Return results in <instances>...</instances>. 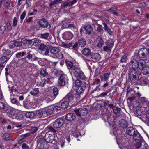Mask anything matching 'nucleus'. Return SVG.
I'll list each match as a JSON object with an SVG mask.
<instances>
[{"label":"nucleus","mask_w":149,"mask_h":149,"mask_svg":"<svg viewBox=\"0 0 149 149\" xmlns=\"http://www.w3.org/2000/svg\"><path fill=\"white\" fill-rule=\"evenodd\" d=\"M65 62L70 73H73L74 75L77 79L75 81L74 84L75 85L78 86V87L83 86L84 83H87L85 81H82L79 79L85 80L86 77L78 66L74 65L72 62L68 60H65Z\"/></svg>","instance_id":"1"},{"label":"nucleus","mask_w":149,"mask_h":149,"mask_svg":"<svg viewBox=\"0 0 149 149\" xmlns=\"http://www.w3.org/2000/svg\"><path fill=\"white\" fill-rule=\"evenodd\" d=\"M127 134L130 136L132 137L134 139H137L141 135L135 128H134L132 127H128L126 130Z\"/></svg>","instance_id":"2"},{"label":"nucleus","mask_w":149,"mask_h":149,"mask_svg":"<svg viewBox=\"0 0 149 149\" xmlns=\"http://www.w3.org/2000/svg\"><path fill=\"white\" fill-rule=\"evenodd\" d=\"M105 45L103 48V50L107 53H110L114 45L113 40L111 39H109L105 42Z\"/></svg>","instance_id":"3"},{"label":"nucleus","mask_w":149,"mask_h":149,"mask_svg":"<svg viewBox=\"0 0 149 149\" xmlns=\"http://www.w3.org/2000/svg\"><path fill=\"white\" fill-rule=\"evenodd\" d=\"M83 85V86H79L76 89L75 94V98L76 99H79L82 97L85 90L88 86L87 83H84Z\"/></svg>","instance_id":"4"},{"label":"nucleus","mask_w":149,"mask_h":149,"mask_svg":"<svg viewBox=\"0 0 149 149\" xmlns=\"http://www.w3.org/2000/svg\"><path fill=\"white\" fill-rule=\"evenodd\" d=\"M129 79L132 83H135L137 80L138 75V71L136 70H129L128 73Z\"/></svg>","instance_id":"5"},{"label":"nucleus","mask_w":149,"mask_h":149,"mask_svg":"<svg viewBox=\"0 0 149 149\" xmlns=\"http://www.w3.org/2000/svg\"><path fill=\"white\" fill-rule=\"evenodd\" d=\"M26 58H27L29 60L33 61H38V58L35 56V54L31 51H29L27 52L26 57L22 58L21 60L24 61L25 63H27L28 62L26 60Z\"/></svg>","instance_id":"6"},{"label":"nucleus","mask_w":149,"mask_h":149,"mask_svg":"<svg viewBox=\"0 0 149 149\" xmlns=\"http://www.w3.org/2000/svg\"><path fill=\"white\" fill-rule=\"evenodd\" d=\"M65 118L67 121H69L70 123H66L65 126L67 128L70 127L72 124V122L76 118L75 114L72 113L67 114Z\"/></svg>","instance_id":"7"},{"label":"nucleus","mask_w":149,"mask_h":149,"mask_svg":"<svg viewBox=\"0 0 149 149\" xmlns=\"http://www.w3.org/2000/svg\"><path fill=\"white\" fill-rule=\"evenodd\" d=\"M51 47L52 46L49 45H46L43 44H42L39 47V49L41 51H46L44 55L49 56V51Z\"/></svg>","instance_id":"8"},{"label":"nucleus","mask_w":149,"mask_h":149,"mask_svg":"<svg viewBox=\"0 0 149 149\" xmlns=\"http://www.w3.org/2000/svg\"><path fill=\"white\" fill-rule=\"evenodd\" d=\"M64 120L61 118H58L56 119L53 124V127L54 128H58L62 127L65 124Z\"/></svg>","instance_id":"9"},{"label":"nucleus","mask_w":149,"mask_h":149,"mask_svg":"<svg viewBox=\"0 0 149 149\" xmlns=\"http://www.w3.org/2000/svg\"><path fill=\"white\" fill-rule=\"evenodd\" d=\"M74 112L77 116L86 115L88 113V109L84 108L82 109L75 110Z\"/></svg>","instance_id":"10"},{"label":"nucleus","mask_w":149,"mask_h":149,"mask_svg":"<svg viewBox=\"0 0 149 149\" xmlns=\"http://www.w3.org/2000/svg\"><path fill=\"white\" fill-rule=\"evenodd\" d=\"M45 141L47 143L54 144L55 141L54 140V136L51 134L46 133L45 134Z\"/></svg>","instance_id":"11"},{"label":"nucleus","mask_w":149,"mask_h":149,"mask_svg":"<svg viewBox=\"0 0 149 149\" xmlns=\"http://www.w3.org/2000/svg\"><path fill=\"white\" fill-rule=\"evenodd\" d=\"M77 1V0H73L72 1H71L70 0H65L63 2L61 7L62 8H66L72 5Z\"/></svg>","instance_id":"12"},{"label":"nucleus","mask_w":149,"mask_h":149,"mask_svg":"<svg viewBox=\"0 0 149 149\" xmlns=\"http://www.w3.org/2000/svg\"><path fill=\"white\" fill-rule=\"evenodd\" d=\"M60 50L58 47H52V46L49 51L50 53L52 56H56V57L58 58V54Z\"/></svg>","instance_id":"13"},{"label":"nucleus","mask_w":149,"mask_h":149,"mask_svg":"<svg viewBox=\"0 0 149 149\" xmlns=\"http://www.w3.org/2000/svg\"><path fill=\"white\" fill-rule=\"evenodd\" d=\"M129 70H136L138 71V62L135 60L132 61L130 63Z\"/></svg>","instance_id":"14"},{"label":"nucleus","mask_w":149,"mask_h":149,"mask_svg":"<svg viewBox=\"0 0 149 149\" xmlns=\"http://www.w3.org/2000/svg\"><path fill=\"white\" fill-rule=\"evenodd\" d=\"M67 80L66 75L61 74L58 79V83L62 86H65Z\"/></svg>","instance_id":"15"},{"label":"nucleus","mask_w":149,"mask_h":149,"mask_svg":"<svg viewBox=\"0 0 149 149\" xmlns=\"http://www.w3.org/2000/svg\"><path fill=\"white\" fill-rule=\"evenodd\" d=\"M38 22L41 27L46 28L49 25V23L47 20L44 18L39 19Z\"/></svg>","instance_id":"16"},{"label":"nucleus","mask_w":149,"mask_h":149,"mask_svg":"<svg viewBox=\"0 0 149 149\" xmlns=\"http://www.w3.org/2000/svg\"><path fill=\"white\" fill-rule=\"evenodd\" d=\"M147 49L145 48H141L138 52V55L140 58H144L147 56Z\"/></svg>","instance_id":"17"},{"label":"nucleus","mask_w":149,"mask_h":149,"mask_svg":"<svg viewBox=\"0 0 149 149\" xmlns=\"http://www.w3.org/2000/svg\"><path fill=\"white\" fill-rule=\"evenodd\" d=\"M74 96L71 93H68L64 98V100L67 101L69 103H72L73 102Z\"/></svg>","instance_id":"18"},{"label":"nucleus","mask_w":149,"mask_h":149,"mask_svg":"<svg viewBox=\"0 0 149 149\" xmlns=\"http://www.w3.org/2000/svg\"><path fill=\"white\" fill-rule=\"evenodd\" d=\"M85 31V33L89 35L91 34L93 32V27L89 24L86 25L84 27Z\"/></svg>","instance_id":"19"},{"label":"nucleus","mask_w":149,"mask_h":149,"mask_svg":"<svg viewBox=\"0 0 149 149\" xmlns=\"http://www.w3.org/2000/svg\"><path fill=\"white\" fill-rule=\"evenodd\" d=\"M118 125L119 127L123 129L127 128L128 126L127 122L124 119H121L119 121Z\"/></svg>","instance_id":"20"},{"label":"nucleus","mask_w":149,"mask_h":149,"mask_svg":"<svg viewBox=\"0 0 149 149\" xmlns=\"http://www.w3.org/2000/svg\"><path fill=\"white\" fill-rule=\"evenodd\" d=\"M73 37V34L70 31H66L63 33V38L65 40H71Z\"/></svg>","instance_id":"21"},{"label":"nucleus","mask_w":149,"mask_h":149,"mask_svg":"<svg viewBox=\"0 0 149 149\" xmlns=\"http://www.w3.org/2000/svg\"><path fill=\"white\" fill-rule=\"evenodd\" d=\"M136 143L135 144L136 147L138 148H140L141 146V143L143 141V138L141 135H140L139 137H138L137 139H134Z\"/></svg>","instance_id":"22"},{"label":"nucleus","mask_w":149,"mask_h":149,"mask_svg":"<svg viewBox=\"0 0 149 149\" xmlns=\"http://www.w3.org/2000/svg\"><path fill=\"white\" fill-rule=\"evenodd\" d=\"M8 116L10 118H15V116L14 111L11 108H8L6 109Z\"/></svg>","instance_id":"23"},{"label":"nucleus","mask_w":149,"mask_h":149,"mask_svg":"<svg viewBox=\"0 0 149 149\" xmlns=\"http://www.w3.org/2000/svg\"><path fill=\"white\" fill-rule=\"evenodd\" d=\"M44 110L43 109L42 110L40 109L36 110L35 113V118H40L42 116L44 117Z\"/></svg>","instance_id":"24"},{"label":"nucleus","mask_w":149,"mask_h":149,"mask_svg":"<svg viewBox=\"0 0 149 149\" xmlns=\"http://www.w3.org/2000/svg\"><path fill=\"white\" fill-rule=\"evenodd\" d=\"M96 42L97 46L101 48L104 45V41L102 38L100 36H99L96 40Z\"/></svg>","instance_id":"25"},{"label":"nucleus","mask_w":149,"mask_h":149,"mask_svg":"<svg viewBox=\"0 0 149 149\" xmlns=\"http://www.w3.org/2000/svg\"><path fill=\"white\" fill-rule=\"evenodd\" d=\"M82 54L86 56H88L91 54V49L88 48H84L81 51Z\"/></svg>","instance_id":"26"},{"label":"nucleus","mask_w":149,"mask_h":149,"mask_svg":"<svg viewBox=\"0 0 149 149\" xmlns=\"http://www.w3.org/2000/svg\"><path fill=\"white\" fill-rule=\"evenodd\" d=\"M50 1L51 2L49 3V7L51 8H52L56 6V4L61 3L62 2V0H54L52 1L51 0Z\"/></svg>","instance_id":"27"},{"label":"nucleus","mask_w":149,"mask_h":149,"mask_svg":"<svg viewBox=\"0 0 149 149\" xmlns=\"http://www.w3.org/2000/svg\"><path fill=\"white\" fill-rule=\"evenodd\" d=\"M143 112L142 109L140 107H136L134 109V114L137 116L142 115Z\"/></svg>","instance_id":"28"},{"label":"nucleus","mask_w":149,"mask_h":149,"mask_svg":"<svg viewBox=\"0 0 149 149\" xmlns=\"http://www.w3.org/2000/svg\"><path fill=\"white\" fill-rule=\"evenodd\" d=\"M140 84L142 86H145L148 84V80L144 77H141L139 79Z\"/></svg>","instance_id":"29"},{"label":"nucleus","mask_w":149,"mask_h":149,"mask_svg":"<svg viewBox=\"0 0 149 149\" xmlns=\"http://www.w3.org/2000/svg\"><path fill=\"white\" fill-rule=\"evenodd\" d=\"M79 47H84L86 44V40L84 38H80L78 40L77 42Z\"/></svg>","instance_id":"30"},{"label":"nucleus","mask_w":149,"mask_h":149,"mask_svg":"<svg viewBox=\"0 0 149 149\" xmlns=\"http://www.w3.org/2000/svg\"><path fill=\"white\" fill-rule=\"evenodd\" d=\"M91 57L93 59L97 61L100 60L101 58V55L98 53L93 54L91 55Z\"/></svg>","instance_id":"31"},{"label":"nucleus","mask_w":149,"mask_h":149,"mask_svg":"<svg viewBox=\"0 0 149 149\" xmlns=\"http://www.w3.org/2000/svg\"><path fill=\"white\" fill-rule=\"evenodd\" d=\"M44 117L49 116L53 113V110L51 109H48L47 108L43 109Z\"/></svg>","instance_id":"32"},{"label":"nucleus","mask_w":149,"mask_h":149,"mask_svg":"<svg viewBox=\"0 0 149 149\" xmlns=\"http://www.w3.org/2000/svg\"><path fill=\"white\" fill-rule=\"evenodd\" d=\"M107 105V104L105 102H100L98 103L96 106L98 109H102L105 108Z\"/></svg>","instance_id":"33"},{"label":"nucleus","mask_w":149,"mask_h":149,"mask_svg":"<svg viewBox=\"0 0 149 149\" xmlns=\"http://www.w3.org/2000/svg\"><path fill=\"white\" fill-rule=\"evenodd\" d=\"M110 74V73H106L100 76L101 80L102 81H107Z\"/></svg>","instance_id":"34"},{"label":"nucleus","mask_w":149,"mask_h":149,"mask_svg":"<svg viewBox=\"0 0 149 149\" xmlns=\"http://www.w3.org/2000/svg\"><path fill=\"white\" fill-rule=\"evenodd\" d=\"M138 68L141 70L146 66L143 60H140L138 62Z\"/></svg>","instance_id":"35"},{"label":"nucleus","mask_w":149,"mask_h":149,"mask_svg":"<svg viewBox=\"0 0 149 149\" xmlns=\"http://www.w3.org/2000/svg\"><path fill=\"white\" fill-rule=\"evenodd\" d=\"M32 40H27L26 39L22 41V43L26 47H28L29 45L32 43Z\"/></svg>","instance_id":"36"},{"label":"nucleus","mask_w":149,"mask_h":149,"mask_svg":"<svg viewBox=\"0 0 149 149\" xmlns=\"http://www.w3.org/2000/svg\"><path fill=\"white\" fill-rule=\"evenodd\" d=\"M10 57L3 56L0 58V65H2L6 63L9 60Z\"/></svg>","instance_id":"37"},{"label":"nucleus","mask_w":149,"mask_h":149,"mask_svg":"<svg viewBox=\"0 0 149 149\" xmlns=\"http://www.w3.org/2000/svg\"><path fill=\"white\" fill-rule=\"evenodd\" d=\"M103 24L104 26L103 27L104 30L108 33L109 35H111L112 34V31H111V29L108 27L107 24L105 23H103Z\"/></svg>","instance_id":"38"},{"label":"nucleus","mask_w":149,"mask_h":149,"mask_svg":"<svg viewBox=\"0 0 149 149\" xmlns=\"http://www.w3.org/2000/svg\"><path fill=\"white\" fill-rule=\"evenodd\" d=\"M13 43L12 44L15 47H22V44L21 41L15 40L12 41Z\"/></svg>","instance_id":"39"},{"label":"nucleus","mask_w":149,"mask_h":149,"mask_svg":"<svg viewBox=\"0 0 149 149\" xmlns=\"http://www.w3.org/2000/svg\"><path fill=\"white\" fill-rule=\"evenodd\" d=\"M45 135L43 136L42 135H40L38 138L37 140V142L38 143L42 144L43 142H45Z\"/></svg>","instance_id":"40"},{"label":"nucleus","mask_w":149,"mask_h":149,"mask_svg":"<svg viewBox=\"0 0 149 149\" xmlns=\"http://www.w3.org/2000/svg\"><path fill=\"white\" fill-rule=\"evenodd\" d=\"M25 116L27 118L33 119L35 118V113L34 112H27L25 114Z\"/></svg>","instance_id":"41"},{"label":"nucleus","mask_w":149,"mask_h":149,"mask_svg":"<svg viewBox=\"0 0 149 149\" xmlns=\"http://www.w3.org/2000/svg\"><path fill=\"white\" fill-rule=\"evenodd\" d=\"M58 93V90L57 87L54 88L53 89V96L52 97V100L54 99Z\"/></svg>","instance_id":"42"},{"label":"nucleus","mask_w":149,"mask_h":149,"mask_svg":"<svg viewBox=\"0 0 149 149\" xmlns=\"http://www.w3.org/2000/svg\"><path fill=\"white\" fill-rule=\"evenodd\" d=\"M3 56H5V57H9L8 56H11V51L9 50H6L5 49L2 50Z\"/></svg>","instance_id":"43"},{"label":"nucleus","mask_w":149,"mask_h":149,"mask_svg":"<svg viewBox=\"0 0 149 149\" xmlns=\"http://www.w3.org/2000/svg\"><path fill=\"white\" fill-rule=\"evenodd\" d=\"M69 105L68 102L67 101L65 100L63 101L61 104V107L63 109H66L68 107Z\"/></svg>","instance_id":"44"},{"label":"nucleus","mask_w":149,"mask_h":149,"mask_svg":"<svg viewBox=\"0 0 149 149\" xmlns=\"http://www.w3.org/2000/svg\"><path fill=\"white\" fill-rule=\"evenodd\" d=\"M10 99L11 102L12 103L17 106H19V102L16 98L12 97L11 96L10 97Z\"/></svg>","instance_id":"45"},{"label":"nucleus","mask_w":149,"mask_h":149,"mask_svg":"<svg viewBox=\"0 0 149 149\" xmlns=\"http://www.w3.org/2000/svg\"><path fill=\"white\" fill-rule=\"evenodd\" d=\"M33 40H34L33 42V45L36 47H39L42 44L41 43V41L39 39H35Z\"/></svg>","instance_id":"46"},{"label":"nucleus","mask_w":149,"mask_h":149,"mask_svg":"<svg viewBox=\"0 0 149 149\" xmlns=\"http://www.w3.org/2000/svg\"><path fill=\"white\" fill-rule=\"evenodd\" d=\"M109 86V84L107 82H106L102 86V89L104 91H106L109 92L111 90L108 89Z\"/></svg>","instance_id":"47"},{"label":"nucleus","mask_w":149,"mask_h":149,"mask_svg":"<svg viewBox=\"0 0 149 149\" xmlns=\"http://www.w3.org/2000/svg\"><path fill=\"white\" fill-rule=\"evenodd\" d=\"M95 25L97 26L96 30L97 33H101L103 31V30L102 29V27L101 25L99 24L98 23L95 24Z\"/></svg>","instance_id":"48"},{"label":"nucleus","mask_w":149,"mask_h":149,"mask_svg":"<svg viewBox=\"0 0 149 149\" xmlns=\"http://www.w3.org/2000/svg\"><path fill=\"white\" fill-rule=\"evenodd\" d=\"M120 110L121 109L120 108L115 106V107H114L113 110L114 113L116 114L118 117L120 116L119 113L120 111Z\"/></svg>","instance_id":"49"},{"label":"nucleus","mask_w":149,"mask_h":149,"mask_svg":"<svg viewBox=\"0 0 149 149\" xmlns=\"http://www.w3.org/2000/svg\"><path fill=\"white\" fill-rule=\"evenodd\" d=\"M142 73L146 75L149 74V67L146 66L141 70Z\"/></svg>","instance_id":"50"},{"label":"nucleus","mask_w":149,"mask_h":149,"mask_svg":"<svg viewBox=\"0 0 149 149\" xmlns=\"http://www.w3.org/2000/svg\"><path fill=\"white\" fill-rule=\"evenodd\" d=\"M101 117L105 122H108L109 121L108 116L106 115L105 113H103L100 116Z\"/></svg>","instance_id":"51"},{"label":"nucleus","mask_w":149,"mask_h":149,"mask_svg":"<svg viewBox=\"0 0 149 149\" xmlns=\"http://www.w3.org/2000/svg\"><path fill=\"white\" fill-rule=\"evenodd\" d=\"M26 54V52L24 51L18 52L16 55V57L17 58H20L21 57L24 56Z\"/></svg>","instance_id":"52"},{"label":"nucleus","mask_w":149,"mask_h":149,"mask_svg":"<svg viewBox=\"0 0 149 149\" xmlns=\"http://www.w3.org/2000/svg\"><path fill=\"white\" fill-rule=\"evenodd\" d=\"M39 92V90L38 88H34L30 92V94L33 96H35L38 94Z\"/></svg>","instance_id":"53"},{"label":"nucleus","mask_w":149,"mask_h":149,"mask_svg":"<svg viewBox=\"0 0 149 149\" xmlns=\"http://www.w3.org/2000/svg\"><path fill=\"white\" fill-rule=\"evenodd\" d=\"M50 34L48 33H47L40 34V37L42 39H47L49 37Z\"/></svg>","instance_id":"54"},{"label":"nucleus","mask_w":149,"mask_h":149,"mask_svg":"<svg viewBox=\"0 0 149 149\" xmlns=\"http://www.w3.org/2000/svg\"><path fill=\"white\" fill-rule=\"evenodd\" d=\"M45 99V97L43 94H40L38 95L37 100L40 102H41Z\"/></svg>","instance_id":"55"},{"label":"nucleus","mask_w":149,"mask_h":149,"mask_svg":"<svg viewBox=\"0 0 149 149\" xmlns=\"http://www.w3.org/2000/svg\"><path fill=\"white\" fill-rule=\"evenodd\" d=\"M72 43L71 42H69L68 43H65L64 42H62V45L64 47L66 48H70V47L72 46Z\"/></svg>","instance_id":"56"},{"label":"nucleus","mask_w":149,"mask_h":149,"mask_svg":"<svg viewBox=\"0 0 149 149\" xmlns=\"http://www.w3.org/2000/svg\"><path fill=\"white\" fill-rule=\"evenodd\" d=\"M127 56L126 55H124L121 58V60L120 61L121 63H126L127 62Z\"/></svg>","instance_id":"57"},{"label":"nucleus","mask_w":149,"mask_h":149,"mask_svg":"<svg viewBox=\"0 0 149 149\" xmlns=\"http://www.w3.org/2000/svg\"><path fill=\"white\" fill-rule=\"evenodd\" d=\"M33 17H26L24 21V23H29L33 22L32 19Z\"/></svg>","instance_id":"58"},{"label":"nucleus","mask_w":149,"mask_h":149,"mask_svg":"<svg viewBox=\"0 0 149 149\" xmlns=\"http://www.w3.org/2000/svg\"><path fill=\"white\" fill-rule=\"evenodd\" d=\"M26 11H24L21 14L20 16V19H21V22L22 23L23 20L24 19L26 15Z\"/></svg>","instance_id":"59"},{"label":"nucleus","mask_w":149,"mask_h":149,"mask_svg":"<svg viewBox=\"0 0 149 149\" xmlns=\"http://www.w3.org/2000/svg\"><path fill=\"white\" fill-rule=\"evenodd\" d=\"M11 2V0H5V6L8 9L10 8V5Z\"/></svg>","instance_id":"60"},{"label":"nucleus","mask_w":149,"mask_h":149,"mask_svg":"<svg viewBox=\"0 0 149 149\" xmlns=\"http://www.w3.org/2000/svg\"><path fill=\"white\" fill-rule=\"evenodd\" d=\"M10 137V135L8 133H5L2 136V138L6 140H9V138Z\"/></svg>","instance_id":"61"},{"label":"nucleus","mask_w":149,"mask_h":149,"mask_svg":"<svg viewBox=\"0 0 149 149\" xmlns=\"http://www.w3.org/2000/svg\"><path fill=\"white\" fill-rule=\"evenodd\" d=\"M76 26L73 23H71L69 22L68 28L72 30H73L74 31V29H76Z\"/></svg>","instance_id":"62"},{"label":"nucleus","mask_w":149,"mask_h":149,"mask_svg":"<svg viewBox=\"0 0 149 149\" xmlns=\"http://www.w3.org/2000/svg\"><path fill=\"white\" fill-rule=\"evenodd\" d=\"M47 128L49 129V131H51L53 133H56V130L51 126H48L47 127Z\"/></svg>","instance_id":"63"},{"label":"nucleus","mask_w":149,"mask_h":149,"mask_svg":"<svg viewBox=\"0 0 149 149\" xmlns=\"http://www.w3.org/2000/svg\"><path fill=\"white\" fill-rule=\"evenodd\" d=\"M40 74L42 75L43 77L46 76L47 74V72H46V70L42 69L40 71Z\"/></svg>","instance_id":"64"}]
</instances>
